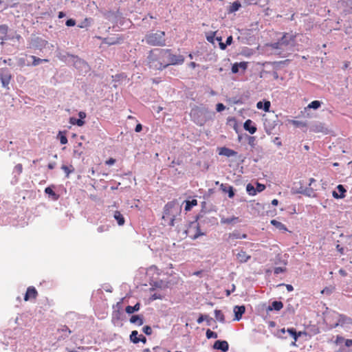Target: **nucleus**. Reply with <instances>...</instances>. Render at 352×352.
Returning <instances> with one entry per match:
<instances>
[{
    "label": "nucleus",
    "mask_w": 352,
    "mask_h": 352,
    "mask_svg": "<svg viewBox=\"0 0 352 352\" xmlns=\"http://www.w3.org/2000/svg\"><path fill=\"white\" fill-rule=\"evenodd\" d=\"M148 65L150 68L162 70L170 65L182 64L184 58L182 55H174L169 49L155 48L148 55Z\"/></svg>",
    "instance_id": "f257e3e1"
},
{
    "label": "nucleus",
    "mask_w": 352,
    "mask_h": 352,
    "mask_svg": "<svg viewBox=\"0 0 352 352\" xmlns=\"http://www.w3.org/2000/svg\"><path fill=\"white\" fill-rule=\"evenodd\" d=\"M179 210L180 209L175 202H168L165 205L162 218L165 221H168L169 226H173L175 217Z\"/></svg>",
    "instance_id": "f03ea898"
},
{
    "label": "nucleus",
    "mask_w": 352,
    "mask_h": 352,
    "mask_svg": "<svg viewBox=\"0 0 352 352\" xmlns=\"http://www.w3.org/2000/svg\"><path fill=\"white\" fill-rule=\"evenodd\" d=\"M146 43L153 46H164L166 45L165 32L157 31L155 33H149L145 36Z\"/></svg>",
    "instance_id": "7ed1b4c3"
},
{
    "label": "nucleus",
    "mask_w": 352,
    "mask_h": 352,
    "mask_svg": "<svg viewBox=\"0 0 352 352\" xmlns=\"http://www.w3.org/2000/svg\"><path fill=\"white\" fill-rule=\"evenodd\" d=\"M293 40V35L285 33L277 43L272 45V47L275 49H279L281 48L283 45H288Z\"/></svg>",
    "instance_id": "20e7f679"
},
{
    "label": "nucleus",
    "mask_w": 352,
    "mask_h": 352,
    "mask_svg": "<svg viewBox=\"0 0 352 352\" xmlns=\"http://www.w3.org/2000/svg\"><path fill=\"white\" fill-rule=\"evenodd\" d=\"M38 296V292L36 288L33 286L28 287L26 292L24 296V300L28 301L30 300H36Z\"/></svg>",
    "instance_id": "39448f33"
},
{
    "label": "nucleus",
    "mask_w": 352,
    "mask_h": 352,
    "mask_svg": "<svg viewBox=\"0 0 352 352\" xmlns=\"http://www.w3.org/2000/svg\"><path fill=\"white\" fill-rule=\"evenodd\" d=\"M214 349L221 350L223 352H226L229 349V345L227 341L217 340L213 346Z\"/></svg>",
    "instance_id": "423d86ee"
},
{
    "label": "nucleus",
    "mask_w": 352,
    "mask_h": 352,
    "mask_svg": "<svg viewBox=\"0 0 352 352\" xmlns=\"http://www.w3.org/2000/svg\"><path fill=\"white\" fill-rule=\"evenodd\" d=\"M243 127L245 131H248L251 134H254L257 130L254 122L250 119L244 122Z\"/></svg>",
    "instance_id": "0eeeda50"
},
{
    "label": "nucleus",
    "mask_w": 352,
    "mask_h": 352,
    "mask_svg": "<svg viewBox=\"0 0 352 352\" xmlns=\"http://www.w3.org/2000/svg\"><path fill=\"white\" fill-rule=\"evenodd\" d=\"M236 259L241 263L247 262L250 258V255L248 254L246 252L243 250L239 251L236 254Z\"/></svg>",
    "instance_id": "6e6552de"
},
{
    "label": "nucleus",
    "mask_w": 352,
    "mask_h": 352,
    "mask_svg": "<svg viewBox=\"0 0 352 352\" xmlns=\"http://www.w3.org/2000/svg\"><path fill=\"white\" fill-rule=\"evenodd\" d=\"M338 191L333 192V197L336 199L344 198L345 197L344 193L346 192V190L344 186L341 184H339L336 188Z\"/></svg>",
    "instance_id": "1a4fd4ad"
},
{
    "label": "nucleus",
    "mask_w": 352,
    "mask_h": 352,
    "mask_svg": "<svg viewBox=\"0 0 352 352\" xmlns=\"http://www.w3.org/2000/svg\"><path fill=\"white\" fill-rule=\"evenodd\" d=\"M245 306L242 305V306H235L234 307V316H235V320L239 321L241 317H242V315L245 313Z\"/></svg>",
    "instance_id": "9d476101"
},
{
    "label": "nucleus",
    "mask_w": 352,
    "mask_h": 352,
    "mask_svg": "<svg viewBox=\"0 0 352 352\" xmlns=\"http://www.w3.org/2000/svg\"><path fill=\"white\" fill-rule=\"evenodd\" d=\"M219 154L221 155H224V156L229 157L236 156L237 153L230 148H228L226 147H222L219 149Z\"/></svg>",
    "instance_id": "9b49d317"
},
{
    "label": "nucleus",
    "mask_w": 352,
    "mask_h": 352,
    "mask_svg": "<svg viewBox=\"0 0 352 352\" xmlns=\"http://www.w3.org/2000/svg\"><path fill=\"white\" fill-rule=\"evenodd\" d=\"M10 79H11V75L10 74H8V72L2 73L1 74V81L2 85L4 87H7L8 86V85L10 82Z\"/></svg>",
    "instance_id": "f8f14e48"
},
{
    "label": "nucleus",
    "mask_w": 352,
    "mask_h": 352,
    "mask_svg": "<svg viewBox=\"0 0 352 352\" xmlns=\"http://www.w3.org/2000/svg\"><path fill=\"white\" fill-rule=\"evenodd\" d=\"M114 219L117 221V223L119 226H123L125 223V219L122 214L118 211L116 210L114 212L113 214Z\"/></svg>",
    "instance_id": "ddd939ff"
},
{
    "label": "nucleus",
    "mask_w": 352,
    "mask_h": 352,
    "mask_svg": "<svg viewBox=\"0 0 352 352\" xmlns=\"http://www.w3.org/2000/svg\"><path fill=\"white\" fill-rule=\"evenodd\" d=\"M283 307V303L281 301H274L267 308V311H280Z\"/></svg>",
    "instance_id": "4468645a"
},
{
    "label": "nucleus",
    "mask_w": 352,
    "mask_h": 352,
    "mask_svg": "<svg viewBox=\"0 0 352 352\" xmlns=\"http://www.w3.org/2000/svg\"><path fill=\"white\" fill-rule=\"evenodd\" d=\"M130 322L141 326L144 323L143 317L139 315H133L130 318Z\"/></svg>",
    "instance_id": "2eb2a0df"
},
{
    "label": "nucleus",
    "mask_w": 352,
    "mask_h": 352,
    "mask_svg": "<svg viewBox=\"0 0 352 352\" xmlns=\"http://www.w3.org/2000/svg\"><path fill=\"white\" fill-rule=\"evenodd\" d=\"M221 189L224 192H228V197L230 198H232L234 196V188L231 186H224L223 184H221Z\"/></svg>",
    "instance_id": "dca6fc26"
},
{
    "label": "nucleus",
    "mask_w": 352,
    "mask_h": 352,
    "mask_svg": "<svg viewBox=\"0 0 352 352\" xmlns=\"http://www.w3.org/2000/svg\"><path fill=\"white\" fill-rule=\"evenodd\" d=\"M241 7V4L239 1H234L228 8V12L229 13H233L237 10H239V8Z\"/></svg>",
    "instance_id": "f3484780"
},
{
    "label": "nucleus",
    "mask_w": 352,
    "mask_h": 352,
    "mask_svg": "<svg viewBox=\"0 0 352 352\" xmlns=\"http://www.w3.org/2000/svg\"><path fill=\"white\" fill-rule=\"evenodd\" d=\"M344 324H352V319L344 315H340L336 325H343Z\"/></svg>",
    "instance_id": "a211bd4d"
},
{
    "label": "nucleus",
    "mask_w": 352,
    "mask_h": 352,
    "mask_svg": "<svg viewBox=\"0 0 352 352\" xmlns=\"http://www.w3.org/2000/svg\"><path fill=\"white\" fill-rule=\"evenodd\" d=\"M271 224L273 225L274 227H276L279 230H281V231H287V230L286 226L283 223H282L280 221H278L276 219H272L271 221Z\"/></svg>",
    "instance_id": "6ab92c4d"
},
{
    "label": "nucleus",
    "mask_w": 352,
    "mask_h": 352,
    "mask_svg": "<svg viewBox=\"0 0 352 352\" xmlns=\"http://www.w3.org/2000/svg\"><path fill=\"white\" fill-rule=\"evenodd\" d=\"M270 105L271 104L270 101H265L263 104V102L260 101L257 102L256 107L259 109H263L265 111L268 112L270 111Z\"/></svg>",
    "instance_id": "aec40b11"
},
{
    "label": "nucleus",
    "mask_w": 352,
    "mask_h": 352,
    "mask_svg": "<svg viewBox=\"0 0 352 352\" xmlns=\"http://www.w3.org/2000/svg\"><path fill=\"white\" fill-rule=\"evenodd\" d=\"M140 308V304L139 302H137L134 306H127L125 308V311L127 314H131L134 313L135 311H139Z\"/></svg>",
    "instance_id": "412c9836"
},
{
    "label": "nucleus",
    "mask_w": 352,
    "mask_h": 352,
    "mask_svg": "<svg viewBox=\"0 0 352 352\" xmlns=\"http://www.w3.org/2000/svg\"><path fill=\"white\" fill-rule=\"evenodd\" d=\"M197 205V199H192L191 201H186V206H185V210L188 211L193 206H195Z\"/></svg>",
    "instance_id": "4be33fe9"
},
{
    "label": "nucleus",
    "mask_w": 352,
    "mask_h": 352,
    "mask_svg": "<svg viewBox=\"0 0 352 352\" xmlns=\"http://www.w3.org/2000/svg\"><path fill=\"white\" fill-rule=\"evenodd\" d=\"M229 238L232 239H246L247 234H241L238 232H234L229 234Z\"/></svg>",
    "instance_id": "5701e85b"
},
{
    "label": "nucleus",
    "mask_w": 352,
    "mask_h": 352,
    "mask_svg": "<svg viewBox=\"0 0 352 352\" xmlns=\"http://www.w3.org/2000/svg\"><path fill=\"white\" fill-rule=\"evenodd\" d=\"M140 336L138 337V332L137 331H133L130 335V340L132 342L137 344L140 342Z\"/></svg>",
    "instance_id": "b1692460"
},
{
    "label": "nucleus",
    "mask_w": 352,
    "mask_h": 352,
    "mask_svg": "<svg viewBox=\"0 0 352 352\" xmlns=\"http://www.w3.org/2000/svg\"><path fill=\"white\" fill-rule=\"evenodd\" d=\"M61 168L65 173L67 177H69V174L74 171V168L72 165H70L69 166L63 165Z\"/></svg>",
    "instance_id": "393cba45"
},
{
    "label": "nucleus",
    "mask_w": 352,
    "mask_h": 352,
    "mask_svg": "<svg viewBox=\"0 0 352 352\" xmlns=\"http://www.w3.org/2000/svg\"><path fill=\"white\" fill-rule=\"evenodd\" d=\"M214 316L217 320L221 322H223L225 321L224 315L221 310L216 309L214 311Z\"/></svg>",
    "instance_id": "a878e982"
},
{
    "label": "nucleus",
    "mask_w": 352,
    "mask_h": 352,
    "mask_svg": "<svg viewBox=\"0 0 352 352\" xmlns=\"http://www.w3.org/2000/svg\"><path fill=\"white\" fill-rule=\"evenodd\" d=\"M31 58L33 60L32 65H34V66H36L43 62H45V63L48 62L47 59H41V58H37L35 56H31Z\"/></svg>",
    "instance_id": "bb28decb"
},
{
    "label": "nucleus",
    "mask_w": 352,
    "mask_h": 352,
    "mask_svg": "<svg viewBox=\"0 0 352 352\" xmlns=\"http://www.w3.org/2000/svg\"><path fill=\"white\" fill-rule=\"evenodd\" d=\"M246 190L250 195H255L256 194V188L251 184H248L246 186Z\"/></svg>",
    "instance_id": "cd10ccee"
},
{
    "label": "nucleus",
    "mask_w": 352,
    "mask_h": 352,
    "mask_svg": "<svg viewBox=\"0 0 352 352\" xmlns=\"http://www.w3.org/2000/svg\"><path fill=\"white\" fill-rule=\"evenodd\" d=\"M321 106V102L318 100L312 101L310 104H308V108H311L314 109H318Z\"/></svg>",
    "instance_id": "c85d7f7f"
},
{
    "label": "nucleus",
    "mask_w": 352,
    "mask_h": 352,
    "mask_svg": "<svg viewBox=\"0 0 352 352\" xmlns=\"http://www.w3.org/2000/svg\"><path fill=\"white\" fill-rule=\"evenodd\" d=\"M206 335L208 339L217 338L218 337L217 333L211 331L210 329H208L206 331Z\"/></svg>",
    "instance_id": "c756f323"
},
{
    "label": "nucleus",
    "mask_w": 352,
    "mask_h": 352,
    "mask_svg": "<svg viewBox=\"0 0 352 352\" xmlns=\"http://www.w3.org/2000/svg\"><path fill=\"white\" fill-rule=\"evenodd\" d=\"M45 192L49 195L54 197L55 199H56L58 198V196L56 195V194L54 192V191L50 187L45 188Z\"/></svg>",
    "instance_id": "7c9ffc66"
},
{
    "label": "nucleus",
    "mask_w": 352,
    "mask_h": 352,
    "mask_svg": "<svg viewBox=\"0 0 352 352\" xmlns=\"http://www.w3.org/2000/svg\"><path fill=\"white\" fill-rule=\"evenodd\" d=\"M71 122L72 124H77L79 126H81L84 125V124H85V121H83L82 119H80H80H73V118H72L71 119Z\"/></svg>",
    "instance_id": "2f4dec72"
},
{
    "label": "nucleus",
    "mask_w": 352,
    "mask_h": 352,
    "mask_svg": "<svg viewBox=\"0 0 352 352\" xmlns=\"http://www.w3.org/2000/svg\"><path fill=\"white\" fill-rule=\"evenodd\" d=\"M302 334V331L296 332L295 335H293L292 337L294 338V341L292 343V345L296 346V342L298 340V338Z\"/></svg>",
    "instance_id": "473e14b6"
},
{
    "label": "nucleus",
    "mask_w": 352,
    "mask_h": 352,
    "mask_svg": "<svg viewBox=\"0 0 352 352\" xmlns=\"http://www.w3.org/2000/svg\"><path fill=\"white\" fill-rule=\"evenodd\" d=\"M60 142L61 144H65L67 143V138L65 135H62L60 132L58 134Z\"/></svg>",
    "instance_id": "72a5a7b5"
},
{
    "label": "nucleus",
    "mask_w": 352,
    "mask_h": 352,
    "mask_svg": "<svg viewBox=\"0 0 352 352\" xmlns=\"http://www.w3.org/2000/svg\"><path fill=\"white\" fill-rule=\"evenodd\" d=\"M285 271H286V268L285 267H276L274 270V273L275 274H278L280 273L285 272Z\"/></svg>",
    "instance_id": "f704fd0d"
},
{
    "label": "nucleus",
    "mask_w": 352,
    "mask_h": 352,
    "mask_svg": "<svg viewBox=\"0 0 352 352\" xmlns=\"http://www.w3.org/2000/svg\"><path fill=\"white\" fill-rule=\"evenodd\" d=\"M265 189V186L264 184H260L258 182L256 183V192H262Z\"/></svg>",
    "instance_id": "c9c22d12"
},
{
    "label": "nucleus",
    "mask_w": 352,
    "mask_h": 352,
    "mask_svg": "<svg viewBox=\"0 0 352 352\" xmlns=\"http://www.w3.org/2000/svg\"><path fill=\"white\" fill-rule=\"evenodd\" d=\"M237 219V217H233V218H231V219H229V218H227V219H221V222L222 223H226V224H228V223H232L233 221Z\"/></svg>",
    "instance_id": "e433bc0d"
},
{
    "label": "nucleus",
    "mask_w": 352,
    "mask_h": 352,
    "mask_svg": "<svg viewBox=\"0 0 352 352\" xmlns=\"http://www.w3.org/2000/svg\"><path fill=\"white\" fill-rule=\"evenodd\" d=\"M142 330L143 332L146 335H151L152 333V329L149 326H144Z\"/></svg>",
    "instance_id": "4c0bfd02"
},
{
    "label": "nucleus",
    "mask_w": 352,
    "mask_h": 352,
    "mask_svg": "<svg viewBox=\"0 0 352 352\" xmlns=\"http://www.w3.org/2000/svg\"><path fill=\"white\" fill-rule=\"evenodd\" d=\"M226 109V107L222 103H218L216 106V110L218 111V112H221L222 111H223L224 109Z\"/></svg>",
    "instance_id": "58836bf2"
},
{
    "label": "nucleus",
    "mask_w": 352,
    "mask_h": 352,
    "mask_svg": "<svg viewBox=\"0 0 352 352\" xmlns=\"http://www.w3.org/2000/svg\"><path fill=\"white\" fill-rule=\"evenodd\" d=\"M97 230L98 232H106L108 230V226H100L98 228H97Z\"/></svg>",
    "instance_id": "ea45409f"
},
{
    "label": "nucleus",
    "mask_w": 352,
    "mask_h": 352,
    "mask_svg": "<svg viewBox=\"0 0 352 352\" xmlns=\"http://www.w3.org/2000/svg\"><path fill=\"white\" fill-rule=\"evenodd\" d=\"M76 24V21L75 20L72 19H68L67 21H66V25L67 26H74Z\"/></svg>",
    "instance_id": "a19ab883"
},
{
    "label": "nucleus",
    "mask_w": 352,
    "mask_h": 352,
    "mask_svg": "<svg viewBox=\"0 0 352 352\" xmlns=\"http://www.w3.org/2000/svg\"><path fill=\"white\" fill-rule=\"evenodd\" d=\"M239 72V65L235 63L232 67V72L236 74Z\"/></svg>",
    "instance_id": "79ce46f5"
},
{
    "label": "nucleus",
    "mask_w": 352,
    "mask_h": 352,
    "mask_svg": "<svg viewBox=\"0 0 352 352\" xmlns=\"http://www.w3.org/2000/svg\"><path fill=\"white\" fill-rule=\"evenodd\" d=\"M115 162H116V160H115V159H113V158H112V157H111V158H109L108 160H107V161L105 162V164H106L107 165L111 166V165L114 164H115Z\"/></svg>",
    "instance_id": "37998d69"
},
{
    "label": "nucleus",
    "mask_w": 352,
    "mask_h": 352,
    "mask_svg": "<svg viewBox=\"0 0 352 352\" xmlns=\"http://www.w3.org/2000/svg\"><path fill=\"white\" fill-rule=\"evenodd\" d=\"M121 40L122 39H120V38H118L116 41L111 40V41L107 42V43L109 45H116V44L120 43Z\"/></svg>",
    "instance_id": "c03bdc74"
},
{
    "label": "nucleus",
    "mask_w": 352,
    "mask_h": 352,
    "mask_svg": "<svg viewBox=\"0 0 352 352\" xmlns=\"http://www.w3.org/2000/svg\"><path fill=\"white\" fill-rule=\"evenodd\" d=\"M285 285V284H279L278 286ZM285 287L288 292H292L294 290V287L292 285H285Z\"/></svg>",
    "instance_id": "a18cd8bd"
},
{
    "label": "nucleus",
    "mask_w": 352,
    "mask_h": 352,
    "mask_svg": "<svg viewBox=\"0 0 352 352\" xmlns=\"http://www.w3.org/2000/svg\"><path fill=\"white\" fill-rule=\"evenodd\" d=\"M344 340V338L340 336H336V344H340L342 342H343Z\"/></svg>",
    "instance_id": "49530a36"
},
{
    "label": "nucleus",
    "mask_w": 352,
    "mask_h": 352,
    "mask_svg": "<svg viewBox=\"0 0 352 352\" xmlns=\"http://www.w3.org/2000/svg\"><path fill=\"white\" fill-rule=\"evenodd\" d=\"M207 318L206 316L201 315L197 319V322L198 324H201Z\"/></svg>",
    "instance_id": "de8ad7c7"
},
{
    "label": "nucleus",
    "mask_w": 352,
    "mask_h": 352,
    "mask_svg": "<svg viewBox=\"0 0 352 352\" xmlns=\"http://www.w3.org/2000/svg\"><path fill=\"white\" fill-rule=\"evenodd\" d=\"M287 331L289 333V335L291 336H292L293 335H295V333L296 332V331L294 328L287 329Z\"/></svg>",
    "instance_id": "09e8293b"
},
{
    "label": "nucleus",
    "mask_w": 352,
    "mask_h": 352,
    "mask_svg": "<svg viewBox=\"0 0 352 352\" xmlns=\"http://www.w3.org/2000/svg\"><path fill=\"white\" fill-rule=\"evenodd\" d=\"M142 126L141 124H138L135 128V131L137 132V133H139L142 131Z\"/></svg>",
    "instance_id": "8fccbe9b"
},
{
    "label": "nucleus",
    "mask_w": 352,
    "mask_h": 352,
    "mask_svg": "<svg viewBox=\"0 0 352 352\" xmlns=\"http://www.w3.org/2000/svg\"><path fill=\"white\" fill-rule=\"evenodd\" d=\"M345 345L347 347L352 346V339H347L345 340Z\"/></svg>",
    "instance_id": "3c124183"
},
{
    "label": "nucleus",
    "mask_w": 352,
    "mask_h": 352,
    "mask_svg": "<svg viewBox=\"0 0 352 352\" xmlns=\"http://www.w3.org/2000/svg\"><path fill=\"white\" fill-rule=\"evenodd\" d=\"M15 168L18 170V172L19 173H21L23 170V166L21 164H17L16 166H15Z\"/></svg>",
    "instance_id": "603ef678"
},
{
    "label": "nucleus",
    "mask_w": 352,
    "mask_h": 352,
    "mask_svg": "<svg viewBox=\"0 0 352 352\" xmlns=\"http://www.w3.org/2000/svg\"><path fill=\"white\" fill-rule=\"evenodd\" d=\"M232 42V36H230L227 38L226 39V44L227 45H230Z\"/></svg>",
    "instance_id": "864d4df0"
},
{
    "label": "nucleus",
    "mask_w": 352,
    "mask_h": 352,
    "mask_svg": "<svg viewBox=\"0 0 352 352\" xmlns=\"http://www.w3.org/2000/svg\"><path fill=\"white\" fill-rule=\"evenodd\" d=\"M139 340H140V342H142L143 343H146V338L144 336H142V335L140 336Z\"/></svg>",
    "instance_id": "5fc2aeb1"
},
{
    "label": "nucleus",
    "mask_w": 352,
    "mask_h": 352,
    "mask_svg": "<svg viewBox=\"0 0 352 352\" xmlns=\"http://www.w3.org/2000/svg\"><path fill=\"white\" fill-rule=\"evenodd\" d=\"M294 125L296 126H298L301 124L300 122L299 121H297V120H291L290 121Z\"/></svg>",
    "instance_id": "6e6d98bb"
},
{
    "label": "nucleus",
    "mask_w": 352,
    "mask_h": 352,
    "mask_svg": "<svg viewBox=\"0 0 352 352\" xmlns=\"http://www.w3.org/2000/svg\"><path fill=\"white\" fill-rule=\"evenodd\" d=\"M339 274H340L341 276H346V274H346V271H345V270H342V269H340V270H339Z\"/></svg>",
    "instance_id": "4d7b16f0"
},
{
    "label": "nucleus",
    "mask_w": 352,
    "mask_h": 352,
    "mask_svg": "<svg viewBox=\"0 0 352 352\" xmlns=\"http://www.w3.org/2000/svg\"><path fill=\"white\" fill-rule=\"evenodd\" d=\"M203 234H203V233H201V232H200V230L198 229V232L195 234V236H193V239H197V238H198L199 236L203 235Z\"/></svg>",
    "instance_id": "13d9d810"
},
{
    "label": "nucleus",
    "mask_w": 352,
    "mask_h": 352,
    "mask_svg": "<svg viewBox=\"0 0 352 352\" xmlns=\"http://www.w3.org/2000/svg\"><path fill=\"white\" fill-rule=\"evenodd\" d=\"M78 116L80 118V119H84L85 117H86V114L85 112H82V111H80L79 113H78Z\"/></svg>",
    "instance_id": "bf43d9fd"
},
{
    "label": "nucleus",
    "mask_w": 352,
    "mask_h": 352,
    "mask_svg": "<svg viewBox=\"0 0 352 352\" xmlns=\"http://www.w3.org/2000/svg\"><path fill=\"white\" fill-rule=\"evenodd\" d=\"M219 47L221 50H225L227 47V45L226 43H219Z\"/></svg>",
    "instance_id": "052dcab7"
},
{
    "label": "nucleus",
    "mask_w": 352,
    "mask_h": 352,
    "mask_svg": "<svg viewBox=\"0 0 352 352\" xmlns=\"http://www.w3.org/2000/svg\"><path fill=\"white\" fill-rule=\"evenodd\" d=\"M278 204V201L276 199H274L272 201V204L273 206H277Z\"/></svg>",
    "instance_id": "680f3d73"
},
{
    "label": "nucleus",
    "mask_w": 352,
    "mask_h": 352,
    "mask_svg": "<svg viewBox=\"0 0 352 352\" xmlns=\"http://www.w3.org/2000/svg\"><path fill=\"white\" fill-rule=\"evenodd\" d=\"M65 16V13H64V12H60L58 13V18H59V19H62V18H63Z\"/></svg>",
    "instance_id": "e2e57ef3"
},
{
    "label": "nucleus",
    "mask_w": 352,
    "mask_h": 352,
    "mask_svg": "<svg viewBox=\"0 0 352 352\" xmlns=\"http://www.w3.org/2000/svg\"><path fill=\"white\" fill-rule=\"evenodd\" d=\"M47 167L49 169H53L54 168V164L53 163H50L48 165H47Z\"/></svg>",
    "instance_id": "0e129e2a"
},
{
    "label": "nucleus",
    "mask_w": 352,
    "mask_h": 352,
    "mask_svg": "<svg viewBox=\"0 0 352 352\" xmlns=\"http://www.w3.org/2000/svg\"><path fill=\"white\" fill-rule=\"evenodd\" d=\"M196 66H197V64L195 62H191L190 63V67H192V68H195Z\"/></svg>",
    "instance_id": "69168bd1"
},
{
    "label": "nucleus",
    "mask_w": 352,
    "mask_h": 352,
    "mask_svg": "<svg viewBox=\"0 0 352 352\" xmlns=\"http://www.w3.org/2000/svg\"><path fill=\"white\" fill-rule=\"evenodd\" d=\"M314 182H316V179H314V178H310L309 179V185L311 186L312 183H314Z\"/></svg>",
    "instance_id": "338daca9"
},
{
    "label": "nucleus",
    "mask_w": 352,
    "mask_h": 352,
    "mask_svg": "<svg viewBox=\"0 0 352 352\" xmlns=\"http://www.w3.org/2000/svg\"><path fill=\"white\" fill-rule=\"evenodd\" d=\"M207 40H208L209 42H212V41H213V38H212V36H208V37H207Z\"/></svg>",
    "instance_id": "774afa93"
}]
</instances>
